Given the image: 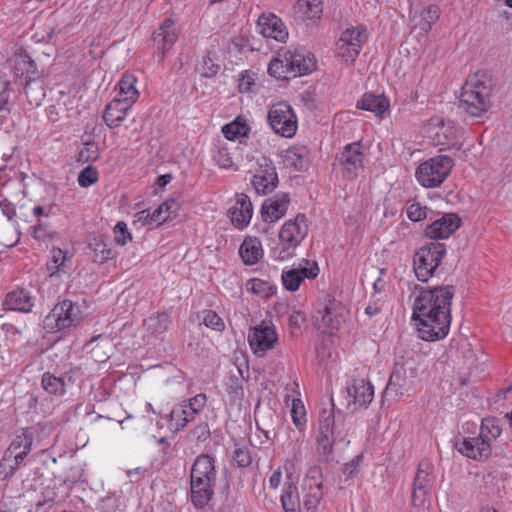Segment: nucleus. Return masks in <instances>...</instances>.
<instances>
[{
  "mask_svg": "<svg viewBox=\"0 0 512 512\" xmlns=\"http://www.w3.org/2000/svg\"><path fill=\"white\" fill-rule=\"evenodd\" d=\"M412 319L419 337L425 341L444 339L450 330L451 304L455 296L453 285L416 288Z\"/></svg>",
  "mask_w": 512,
  "mask_h": 512,
  "instance_id": "obj_1",
  "label": "nucleus"
},
{
  "mask_svg": "<svg viewBox=\"0 0 512 512\" xmlns=\"http://www.w3.org/2000/svg\"><path fill=\"white\" fill-rule=\"evenodd\" d=\"M347 436L343 419H335L334 409H323L319 415L318 433L316 436L317 451L328 461L333 446L337 442H345Z\"/></svg>",
  "mask_w": 512,
  "mask_h": 512,
  "instance_id": "obj_2",
  "label": "nucleus"
},
{
  "mask_svg": "<svg viewBox=\"0 0 512 512\" xmlns=\"http://www.w3.org/2000/svg\"><path fill=\"white\" fill-rule=\"evenodd\" d=\"M491 92L490 81L475 75L462 87L459 97L460 107L473 117H481L490 106Z\"/></svg>",
  "mask_w": 512,
  "mask_h": 512,
  "instance_id": "obj_3",
  "label": "nucleus"
},
{
  "mask_svg": "<svg viewBox=\"0 0 512 512\" xmlns=\"http://www.w3.org/2000/svg\"><path fill=\"white\" fill-rule=\"evenodd\" d=\"M454 160L446 155H438L422 162L416 169L417 181L426 188L440 186L449 176Z\"/></svg>",
  "mask_w": 512,
  "mask_h": 512,
  "instance_id": "obj_4",
  "label": "nucleus"
},
{
  "mask_svg": "<svg viewBox=\"0 0 512 512\" xmlns=\"http://www.w3.org/2000/svg\"><path fill=\"white\" fill-rule=\"evenodd\" d=\"M446 255V247L440 242H430L420 247L413 257V268L419 281L430 279L442 259Z\"/></svg>",
  "mask_w": 512,
  "mask_h": 512,
  "instance_id": "obj_5",
  "label": "nucleus"
},
{
  "mask_svg": "<svg viewBox=\"0 0 512 512\" xmlns=\"http://www.w3.org/2000/svg\"><path fill=\"white\" fill-rule=\"evenodd\" d=\"M304 214H298L294 219L286 221L280 232L279 239L281 249L279 250L277 258L279 260H286L293 256L291 249H295L308 234V223Z\"/></svg>",
  "mask_w": 512,
  "mask_h": 512,
  "instance_id": "obj_6",
  "label": "nucleus"
},
{
  "mask_svg": "<svg viewBox=\"0 0 512 512\" xmlns=\"http://www.w3.org/2000/svg\"><path fill=\"white\" fill-rule=\"evenodd\" d=\"M268 122L272 130L285 138H291L297 131V118L292 107L279 102L272 105L268 111Z\"/></svg>",
  "mask_w": 512,
  "mask_h": 512,
  "instance_id": "obj_7",
  "label": "nucleus"
},
{
  "mask_svg": "<svg viewBox=\"0 0 512 512\" xmlns=\"http://www.w3.org/2000/svg\"><path fill=\"white\" fill-rule=\"evenodd\" d=\"M367 38L365 29L350 27L342 32L336 43V50L346 62L353 63Z\"/></svg>",
  "mask_w": 512,
  "mask_h": 512,
  "instance_id": "obj_8",
  "label": "nucleus"
},
{
  "mask_svg": "<svg viewBox=\"0 0 512 512\" xmlns=\"http://www.w3.org/2000/svg\"><path fill=\"white\" fill-rule=\"evenodd\" d=\"M277 341L278 334L270 322L263 321L253 327L248 334L250 348L257 357H263L267 351L274 348Z\"/></svg>",
  "mask_w": 512,
  "mask_h": 512,
  "instance_id": "obj_9",
  "label": "nucleus"
},
{
  "mask_svg": "<svg viewBox=\"0 0 512 512\" xmlns=\"http://www.w3.org/2000/svg\"><path fill=\"white\" fill-rule=\"evenodd\" d=\"M78 307L72 301L63 300L56 304L45 318V327L63 330L71 327L77 321Z\"/></svg>",
  "mask_w": 512,
  "mask_h": 512,
  "instance_id": "obj_10",
  "label": "nucleus"
},
{
  "mask_svg": "<svg viewBox=\"0 0 512 512\" xmlns=\"http://www.w3.org/2000/svg\"><path fill=\"white\" fill-rule=\"evenodd\" d=\"M280 56L285 58L291 77L306 75L316 69L315 56L304 49L281 50Z\"/></svg>",
  "mask_w": 512,
  "mask_h": 512,
  "instance_id": "obj_11",
  "label": "nucleus"
},
{
  "mask_svg": "<svg viewBox=\"0 0 512 512\" xmlns=\"http://www.w3.org/2000/svg\"><path fill=\"white\" fill-rule=\"evenodd\" d=\"M347 409L352 412L361 408H367L374 397L372 384L364 379H355L346 388Z\"/></svg>",
  "mask_w": 512,
  "mask_h": 512,
  "instance_id": "obj_12",
  "label": "nucleus"
},
{
  "mask_svg": "<svg viewBox=\"0 0 512 512\" xmlns=\"http://www.w3.org/2000/svg\"><path fill=\"white\" fill-rule=\"evenodd\" d=\"M82 375L79 367H72L61 376L45 372L41 378L42 388L50 395L62 396L66 393V387L75 382Z\"/></svg>",
  "mask_w": 512,
  "mask_h": 512,
  "instance_id": "obj_13",
  "label": "nucleus"
},
{
  "mask_svg": "<svg viewBox=\"0 0 512 512\" xmlns=\"http://www.w3.org/2000/svg\"><path fill=\"white\" fill-rule=\"evenodd\" d=\"M455 446L462 455L477 461L488 459L492 452L489 441L480 435L457 438Z\"/></svg>",
  "mask_w": 512,
  "mask_h": 512,
  "instance_id": "obj_14",
  "label": "nucleus"
},
{
  "mask_svg": "<svg viewBox=\"0 0 512 512\" xmlns=\"http://www.w3.org/2000/svg\"><path fill=\"white\" fill-rule=\"evenodd\" d=\"M363 160L364 155L359 143L346 145L339 157L343 176L347 179L357 177L359 171L364 167Z\"/></svg>",
  "mask_w": 512,
  "mask_h": 512,
  "instance_id": "obj_15",
  "label": "nucleus"
},
{
  "mask_svg": "<svg viewBox=\"0 0 512 512\" xmlns=\"http://www.w3.org/2000/svg\"><path fill=\"white\" fill-rule=\"evenodd\" d=\"M416 376L417 368L415 366V361L412 358H408L403 361L398 360L395 362L386 390L394 392L396 395L402 394V390L406 386L407 379H412Z\"/></svg>",
  "mask_w": 512,
  "mask_h": 512,
  "instance_id": "obj_16",
  "label": "nucleus"
},
{
  "mask_svg": "<svg viewBox=\"0 0 512 512\" xmlns=\"http://www.w3.org/2000/svg\"><path fill=\"white\" fill-rule=\"evenodd\" d=\"M304 261L308 266L283 270L281 280L286 290L294 292L299 289L305 278L315 279L318 276L319 267L317 262L313 261L310 263L308 260Z\"/></svg>",
  "mask_w": 512,
  "mask_h": 512,
  "instance_id": "obj_17",
  "label": "nucleus"
},
{
  "mask_svg": "<svg viewBox=\"0 0 512 512\" xmlns=\"http://www.w3.org/2000/svg\"><path fill=\"white\" fill-rule=\"evenodd\" d=\"M433 469V464L429 460L420 461L414 479L413 501L415 505L423 503L425 495L432 486L434 482Z\"/></svg>",
  "mask_w": 512,
  "mask_h": 512,
  "instance_id": "obj_18",
  "label": "nucleus"
},
{
  "mask_svg": "<svg viewBox=\"0 0 512 512\" xmlns=\"http://www.w3.org/2000/svg\"><path fill=\"white\" fill-rule=\"evenodd\" d=\"M231 223L237 229L246 228L253 215V205L250 197L244 193L235 196V203L228 211Z\"/></svg>",
  "mask_w": 512,
  "mask_h": 512,
  "instance_id": "obj_19",
  "label": "nucleus"
},
{
  "mask_svg": "<svg viewBox=\"0 0 512 512\" xmlns=\"http://www.w3.org/2000/svg\"><path fill=\"white\" fill-rule=\"evenodd\" d=\"M290 203L288 193H277L267 198L261 207V217L264 222L274 223L281 219L287 212Z\"/></svg>",
  "mask_w": 512,
  "mask_h": 512,
  "instance_id": "obj_20",
  "label": "nucleus"
},
{
  "mask_svg": "<svg viewBox=\"0 0 512 512\" xmlns=\"http://www.w3.org/2000/svg\"><path fill=\"white\" fill-rule=\"evenodd\" d=\"M460 223L461 220L456 214L448 213L434 220L424 232L430 239H446L460 227Z\"/></svg>",
  "mask_w": 512,
  "mask_h": 512,
  "instance_id": "obj_21",
  "label": "nucleus"
},
{
  "mask_svg": "<svg viewBox=\"0 0 512 512\" xmlns=\"http://www.w3.org/2000/svg\"><path fill=\"white\" fill-rule=\"evenodd\" d=\"M257 28L261 35L279 42H285L288 31L283 21L273 13L262 14L257 21Z\"/></svg>",
  "mask_w": 512,
  "mask_h": 512,
  "instance_id": "obj_22",
  "label": "nucleus"
},
{
  "mask_svg": "<svg viewBox=\"0 0 512 512\" xmlns=\"http://www.w3.org/2000/svg\"><path fill=\"white\" fill-rule=\"evenodd\" d=\"M33 306V298L26 289H17L7 293L3 302V307L7 311L29 313Z\"/></svg>",
  "mask_w": 512,
  "mask_h": 512,
  "instance_id": "obj_23",
  "label": "nucleus"
},
{
  "mask_svg": "<svg viewBox=\"0 0 512 512\" xmlns=\"http://www.w3.org/2000/svg\"><path fill=\"white\" fill-rule=\"evenodd\" d=\"M278 184V176L275 167L265 166L261 167L260 170L252 178V185L257 194H268L271 193Z\"/></svg>",
  "mask_w": 512,
  "mask_h": 512,
  "instance_id": "obj_24",
  "label": "nucleus"
},
{
  "mask_svg": "<svg viewBox=\"0 0 512 512\" xmlns=\"http://www.w3.org/2000/svg\"><path fill=\"white\" fill-rule=\"evenodd\" d=\"M132 105L124 102L118 98H114L107 106L103 115V120L109 128L119 127L127 112L131 109Z\"/></svg>",
  "mask_w": 512,
  "mask_h": 512,
  "instance_id": "obj_25",
  "label": "nucleus"
},
{
  "mask_svg": "<svg viewBox=\"0 0 512 512\" xmlns=\"http://www.w3.org/2000/svg\"><path fill=\"white\" fill-rule=\"evenodd\" d=\"M195 416V409L182 402L173 407L166 419L170 422V429L178 432L184 429L188 423L194 421Z\"/></svg>",
  "mask_w": 512,
  "mask_h": 512,
  "instance_id": "obj_26",
  "label": "nucleus"
},
{
  "mask_svg": "<svg viewBox=\"0 0 512 512\" xmlns=\"http://www.w3.org/2000/svg\"><path fill=\"white\" fill-rule=\"evenodd\" d=\"M153 40L161 50V58H163L177 40L174 22L171 19H166L158 30L153 33Z\"/></svg>",
  "mask_w": 512,
  "mask_h": 512,
  "instance_id": "obj_27",
  "label": "nucleus"
},
{
  "mask_svg": "<svg viewBox=\"0 0 512 512\" xmlns=\"http://www.w3.org/2000/svg\"><path fill=\"white\" fill-rule=\"evenodd\" d=\"M315 321L319 329H325V332L333 333L340 328L342 316L337 312L336 306L331 304L325 306L322 310L316 312Z\"/></svg>",
  "mask_w": 512,
  "mask_h": 512,
  "instance_id": "obj_28",
  "label": "nucleus"
},
{
  "mask_svg": "<svg viewBox=\"0 0 512 512\" xmlns=\"http://www.w3.org/2000/svg\"><path fill=\"white\" fill-rule=\"evenodd\" d=\"M390 102L383 94L375 95L366 93L357 102V108L373 112L378 117H383L388 112Z\"/></svg>",
  "mask_w": 512,
  "mask_h": 512,
  "instance_id": "obj_29",
  "label": "nucleus"
},
{
  "mask_svg": "<svg viewBox=\"0 0 512 512\" xmlns=\"http://www.w3.org/2000/svg\"><path fill=\"white\" fill-rule=\"evenodd\" d=\"M239 255L245 265H254L263 257L261 241L257 237H246L239 248Z\"/></svg>",
  "mask_w": 512,
  "mask_h": 512,
  "instance_id": "obj_30",
  "label": "nucleus"
},
{
  "mask_svg": "<svg viewBox=\"0 0 512 512\" xmlns=\"http://www.w3.org/2000/svg\"><path fill=\"white\" fill-rule=\"evenodd\" d=\"M136 82L137 80L133 75H123L118 82V92L115 97L133 105L139 97V92L135 87Z\"/></svg>",
  "mask_w": 512,
  "mask_h": 512,
  "instance_id": "obj_31",
  "label": "nucleus"
},
{
  "mask_svg": "<svg viewBox=\"0 0 512 512\" xmlns=\"http://www.w3.org/2000/svg\"><path fill=\"white\" fill-rule=\"evenodd\" d=\"M215 483L190 484L191 502L196 508L205 507L212 499Z\"/></svg>",
  "mask_w": 512,
  "mask_h": 512,
  "instance_id": "obj_32",
  "label": "nucleus"
},
{
  "mask_svg": "<svg viewBox=\"0 0 512 512\" xmlns=\"http://www.w3.org/2000/svg\"><path fill=\"white\" fill-rule=\"evenodd\" d=\"M32 444V433L28 430H23L21 433L15 435L6 452L14 455L22 454V457L26 458L31 451Z\"/></svg>",
  "mask_w": 512,
  "mask_h": 512,
  "instance_id": "obj_33",
  "label": "nucleus"
},
{
  "mask_svg": "<svg viewBox=\"0 0 512 512\" xmlns=\"http://www.w3.org/2000/svg\"><path fill=\"white\" fill-rule=\"evenodd\" d=\"M40 72L37 69L35 61L29 59L23 63L22 73L19 77V82L23 86L25 94L30 97L32 84L40 79Z\"/></svg>",
  "mask_w": 512,
  "mask_h": 512,
  "instance_id": "obj_34",
  "label": "nucleus"
},
{
  "mask_svg": "<svg viewBox=\"0 0 512 512\" xmlns=\"http://www.w3.org/2000/svg\"><path fill=\"white\" fill-rule=\"evenodd\" d=\"M89 249L93 252V261L99 264L113 257V251L100 236H93L89 241Z\"/></svg>",
  "mask_w": 512,
  "mask_h": 512,
  "instance_id": "obj_35",
  "label": "nucleus"
},
{
  "mask_svg": "<svg viewBox=\"0 0 512 512\" xmlns=\"http://www.w3.org/2000/svg\"><path fill=\"white\" fill-rule=\"evenodd\" d=\"M307 148L305 146L290 147L285 154V162L297 171L304 170L308 165Z\"/></svg>",
  "mask_w": 512,
  "mask_h": 512,
  "instance_id": "obj_36",
  "label": "nucleus"
},
{
  "mask_svg": "<svg viewBox=\"0 0 512 512\" xmlns=\"http://www.w3.org/2000/svg\"><path fill=\"white\" fill-rule=\"evenodd\" d=\"M191 472L194 475L205 476L208 479H216L214 459L207 454L199 455L194 461Z\"/></svg>",
  "mask_w": 512,
  "mask_h": 512,
  "instance_id": "obj_37",
  "label": "nucleus"
},
{
  "mask_svg": "<svg viewBox=\"0 0 512 512\" xmlns=\"http://www.w3.org/2000/svg\"><path fill=\"white\" fill-rule=\"evenodd\" d=\"M170 324L171 318L166 312L152 314L144 320L146 330L152 334H163Z\"/></svg>",
  "mask_w": 512,
  "mask_h": 512,
  "instance_id": "obj_38",
  "label": "nucleus"
},
{
  "mask_svg": "<svg viewBox=\"0 0 512 512\" xmlns=\"http://www.w3.org/2000/svg\"><path fill=\"white\" fill-rule=\"evenodd\" d=\"M502 433L500 420L495 417L482 419L479 435L489 441L496 440Z\"/></svg>",
  "mask_w": 512,
  "mask_h": 512,
  "instance_id": "obj_39",
  "label": "nucleus"
},
{
  "mask_svg": "<svg viewBox=\"0 0 512 512\" xmlns=\"http://www.w3.org/2000/svg\"><path fill=\"white\" fill-rule=\"evenodd\" d=\"M296 8L307 19H318L323 12V2L322 0H298Z\"/></svg>",
  "mask_w": 512,
  "mask_h": 512,
  "instance_id": "obj_40",
  "label": "nucleus"
},
{
  "mask_svg": "<svg viewBox=\"0 0 512 512\" xmlns=\"http://www.w3.org/2000/svg\"><path fill=\"white\" fill-rule=\"evenodd\" d=\"M250 131L249 126L246 124V122L239 117L235 119L230 124H227L223 126L222 132L226 139L228 140H234L238 137H244L247 136Z\"/></svg>",
  "mask_w": 512,
  "mask_h": 512,
  "instance_id": "obj_41",
  "label": "nucleus"
},
{
  "mask_svg": "<svg viewBox=\"0 0 512 512\" xmlns=\"http://www.w3.org/2000/svg\"><path fill=\"white\" fill-rule=\"evenodd\" d=\"M268 74L276 79H288L291 77L288 65H286L285 58L280 56L274 57L268 65Z\"/></svg>",
  "mask_w": 512,
  "mask_h": 512,
  "instance_id": "obj_42",
  "label": "nucleus"
},
{
  "mask_svg": "<svg viewBox=\"0 0 512 512\" xmlns=\"http://www.w3.org/2000/svg\"><path fill=\"white\" fill-rule=\"evenodd\" d=\"M281 503L285 512H296V507L299 504L297 487L289 483L285 485L281 495Z\"/></svg>",
  "mask_w": 512,
  "mask_h": 512,
  "instance_id": "obj_43",
  "label": "nucleus"
},
{
  "mask_svg": "<svg viewBox=\"0 0 512 512\" xmlns=\"http://www.w3.org/2000/svg\"><path fill=\"white\" fill-rule=\"evenodd\" d=\"M439 16L440 11L438 6H428L420 14V21L418 23L419 28L424 32H428L431 29L432 25L436 23V21L439 19Z\"/></svg>",
  "mask_w": 512,
  "mask_h": 512,
  "instance_id": "obj_44",
  "label": "nucleus"
},
{
  "mask_svg": "<svg viewBox=\"0 0 512 512\" xmlns=\"http://www.w3.org/2000/svg\"><path fill=\"white\" fill-rule=\"evenodd\" d=\"M291 416L297 429L303 431L306 424V411L300 399H293Z\"/></svg>",
  "mask_w": 512,
  "mask_h": 512,
  "instance_id": "obj_45",
  "label": "nucleus"
},
{
  "mask_svg": "<svg viewBox=\"0 0 512 512\" xmlns=\"http://www.w3.org/2000/svg\"><path fill=\"white\" fill-rule=\"evenodd\" d=\"M304 489L314 491L315 489L322 490V473L320 468L312 467L309 469L303 483Z\"/></svg>",
  "mask_w": 512,
  "mask_h": 512,
  "instance_id": "obj_46",
  "label": "nucleus"
},
{
  "mask_svg": "<svg viewBox=\"0 0 512 512\" xmlns=\"http://www.w3.org/2000/svg\"><path fill=\"white\" fill-rule=\"evenodd\" d=\"M99 158V148L95 142H86L78 153V161L81 163L94 162Z\"/></svg>",
  "mask_w": 512,
  "mask_h": 512,
  "instance_id": "obj_47",
  "label": "nucleus"
},
{
  "mask_svg": "<svg viewBox=\"0 0 512 512\" xmlns=\"http://www.w3.org/2000/svg\"><path fill=\"white\" fill-rule=\"evenodd\" d=\"M232 459L238 467H248L252 463V457L247 447L235 444Z\"/></svg>",
  "mask_w": 512,
  "mask_h": 512,
  "instance_id": "obj_48",
  "label": "nucleus"
},
{
  "mask_svg": "<svg viewBox=\"0 0 512 512\" xmlns=\"http://www.w3.org/2000/svg\"><path fill=\"white\" fill-rule=\"evenodd\" d=\"M323 497V492L320 489H315L314 491H309L304 496L303 499V507L301 512H314L317 506L320 503L321 498Z\"/></svg>",
  "mask_w": 512,
  "mask_h": 512,
  "instance_id": "obj_49",
  "label": "nucleus"
},
{
  "mask_svg": "<svg viewBox=\"0 0 512 512\" xmlns=\"http://www.w3.org/2000/svg\"><path fill=\"white\" fill-rule=\"evenodd\" d=\"M77 180L81 187L87 188L98 181V171L89 165L79 173Z\"/></svg>",
  "mask_w": 512,
  "mask_h": 512,
  "instance_id": "obj_50",
  "label": "nucleus"
},
{
  "mask_svg": "<svg viewBox=\"0 0 512 512\" xmlns=\"http://www.w3.org/2000/svg\"><path fill=\"white\" fill-rule=\"evenodd\" d=\"M432 213L426 206L420 203H412L407 207V217L413 221L418 222L428 217V213Z\"/></svg>",
  "mask_w": 512,
  "mask_h": 512,
  "instance_id": "obj_51",
  "label": "nucleus"
},
{
  "mask_svg": "<svg viewBox=\"0 0 512 512\" xmlns=\"http://www.w3.org/2000/svg\"><path fill=\"white\" fill-rule=\"evenodd\" d=\"M52 263L53 266H48V269L51 270V276L60 271L61 267L64 266V263L67 259V253L64 252L60 248H52L51 250Z\"/></svg>",
  "mask_w": 512,
  "mask_h": 512,
  "instance_id": "obj_52",
  "label": "nucleus"
},
{
  "mask_svg": "<svg viewBox=\"0 0 512 512\" xmlns=\"http://www.w3.org/2000/svg\"><path fill=\"white\" fill-rule=\"evenodd\" d=\"M114 235L116 243L122 246L132 240V235L128 231L127 224L123 221H119L115 225Z\"/></svg>",
  "mask_w": 512,
  "mask_h": 512,
  "instance_id": "obj_53",
  "label": "nucleus"
},
{
  "mask_svg": "<svg viewBox=\"0 0 512 512\" xmlns=\"http://www.w3.org/2000/svg\"><path fill=\"white\" fill-rule=\"evenodd\" d=\"M203 323L207 327L212 328V329L217 330V331H221L225 327L222 318H220L218 316V314L216 312L212 311V310L205 311V315H204V318H203Z\"/></svg>",
  "mask_w": 512,
  "mask_h": 512,
  "instance_id": "obj_54",
  "label": "nucleus"
},
{
  "mask_svg": "<svg viewBox=\"0 0 512 512\" xmlns=\"http://www.w3.org/2000/svg\"><path fill=\"white\" fill-rule=\"evenodd\" d=\"M32 237L38 242H45L53 238V233L48 229L46 224L39 222L32 227Z\"/></svg>",
  "mask_w": 512,
  "mask_h": 512,
  "instance_id": "obj_55",
  "label": "nucleus"
},
{
  "mask_svg": "<svg viewBox=\"0 0 512 512\" xmlns=\"http://www.w3.org/2000/svg\"><path fill=\"white\" fill-rule=\"evenodd\" d=\"M207 397L204 393L197 394L190 398L188 401H184L188 407L195 409V414H199L206 406Z\"/></svg>",
  "mask_w": 512,
  "mask_h": 512,
  "instance_id": "obj_56",
  "label": "nucleus"
},
{
  "mask_svg": "<svg viewBox=\"0 0 512 512\" xmlns=\"http://www.w3.org/2000/svg\"><path fill=\"white\" fill-rule=\"evenodd\" d=\"M192 435L198 442H204L210 438V428L206 422H201L193 430Z\"/></svg>",
  "mask_w": 512,
  "mask_h": 512,
  "instance_id": "obj_57",
  "label": "nucleus"
},
{
  "mask_svg": "<svg viewBox=\"0 0 512 512\" xmlns=\"http://www.w3.org/2000/svg\"><path fill=\"white\" fill-rule=\"evenodd\" d=\"M306 320L305 313L294 310L289 316V326L291 329H300Z\"/></svg>",
  "mask_w": 512,
  "mask_h": 512,
  "instance_id": "obj_58",
  "label": "nucleus"
},
{
  "mask_svg": "<svg viewBox=\"0 0 512 512\" xmlns=\"http://www.w3.org/2000/svg\"><path fill=\"white\" fill-rule=\"evenodd\" d=\"M219 65L214 64L209 55L203 60V75L205 77H212L217 74Z\"/></svg>",
  "mask_w": 512,
  "mask_h": 512,
  "instance_id": "obj_59",
  "label": "nucleus"
},
{
  "mask_svg": "<svg viewBox=\"0 0 512 512\" xmlns=\"http://www.w3.org/2000/svg\"><path fill=\"white\" fill-rule=\"evenodd\" d=\"M163 206H159L151 213L152 224L159 226L169 219V215H164Z\"/></svg>",
  "mask_w": 512,
  "mask_h": 512,
  "instance_id": "obj_60",
  "label": "nucleus"
},
{
  "mask_svg": "<svg viewBox=\"0 0 512 512\" xmlns=\"http://www.w3.org/2000/svg\"><path fill=\"white\" fill-rule=\"evenodd\" d=\"M3 458L8 462V464H10V466L13 467V472H15L18 469L20 464L25 459V457H22V454L14 455L10 454L9 452H5Z\"/></svg>",
  "mask_w": 512,
  "mask_h": 512,
  "instance_id": "obj_61",
  "label": "nucleus"
},
{
  "mask_svg": "<svg viewBox=\"0 0 512 512\" xmlns=\"http://www.w3.org/2000/svg\"><path fill=\"white\" fill-rule=\"evenodd\" d=\"M160 206H163L165 215H169V219H170L171 215L176 214V212L179 208V203L175 199L171 198V199L166 200Z\"/></svg>",
  "mask_w": 512,
  "mask_h": 512,
  "instance_id": "obj_62",
  "label": "nucleus"
},
{
  "mask_svg": "<svg viewBox=\"0 0 512 512\" xmlns=\"http://www.w3.org/2000/svg\"><path fill=\"white\" fill-rule=\"evenodd\" d=\"M134 217L135 222H140L142 225H153L151 212L148 209L137 212Z\"/></svg>",
  "mask_w": 512,
  "mask_h": 512,
  "instance_id": "obj_63",
  "label": "nucleus"
},
{
  "mask_svg": "<svg viewBox=\"0 0 512 512\" xmlns=\"http://www.w3.org/2000/svg\"><path fill=\"white\" fill-rule=\"evenodd\" d=\"M14 474L13 467L4 458L0 460V478L6 480Z\"/></svg>",
  "mask_w": 512,
  "mask_h": 512,
  "instance_id": "obj_64",
  "label": "nucleus"
}]
</instances>
